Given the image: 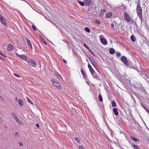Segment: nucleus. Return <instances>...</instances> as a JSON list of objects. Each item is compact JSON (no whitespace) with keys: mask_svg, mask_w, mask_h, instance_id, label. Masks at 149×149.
Returning <instances> with one entry per match:
<instances>
[{"mask_svg":"<svg viewBox=\"0 0 149 149\" xmlns=\"http://www.w3.org/2000/svg\"><path fill=\"white\" fill-rule=\"evenodd\" d=\"M78 2L82 6H83L84 5V3L82 1H78Z\"/></svg>","mask_w":149,"mask_h":149,"instance_id":"obj_24","label":"nucleus"},{"mask_svg":"<svg viewBox=\"0 0 149 149\" xmlns=\"http://www.w3.org/2000/svg\"><path fill=\"white\" fill-rule=\"evenodd\" d=\"M36 126L38 127H39V124H38V123L36 124Z\"/></svg>","mask_w":149,"mask_h":149,"instance_id":"obj_42","label":"nucleus"},{"mask_svg":"<svg viewBox=\"0 0 149 149\" xmlns=\"http://www.w3.org/2000/svg\"><path fill=\"white\" fill-rule=\"evenodd\" d=\"M11 115L15 119V118L16 117H17L16 113L14 112L11 113Z\"/></svg>","mask_w":149,"mask_h":149,"instance_id":"obj_20","label":"nucleus"},{"mask_svg":"<svg viewBox=\"0 0 149 149\" xmlns=\"http://www.w3.org/2000/svg\"><path fill=\"white\" fill-rule=\"evenodd\" d=\"M102 12H106V10L105 9H103L102 10Z\"/></svg>","mask_w":149,"mask_h":149,"instance_id":"obj_46","label":"nucleus"},{"mask_svg":"<svg viewBox=\"0 0 149 149\" xmlns=\"http://www.w3.org/2000/svg\"><path fill=\"white\" fill-rule=\"evenodd\" d=\"M15 101H17V98L16 99Z\"/></svg>","mask_w":149,"mask_h":149,"instance_id":"obj_51","label":"nucleus"},{"mask_svg":"<svg viewBox=\"0 0 149 149\" xmlns=\"http://www.w3.org/2000/svg\"><path fill=\"white\" fill-rule=\"evenodd\" d=\"M42 42L44 43L45 45H47V43L46 41H45L44 39H42Z\"/></svg>","mask_w":149,"mask_h":149,"instance_id":"obj_32","label":"nucleus"},{"mask_svg":"<svg viewBox=\"0 0 149 149\" xmlns=\"http://www.w3.org/2000/svg\"><path fill=\"white\" fill-rule=\"evenodd\" d=\"M91 73L94 78L97 79H98V76L95 72L94 71L93 72Z\"/></svg>","mask_w":149,"mask_h":149,"instance_id":"obj_12","label":"nucleus"},{"mask_svg":"<svg viewBox=\"0 0 149 149\" xmlns=\"http://www.w3.org/2000/svg\"><path fill=\"white\" fill-rule=\"evenodd\" d=\"M111 26L112 28L114 26V24H111Z\"/></svg>","mask_w":149,"mask_h":149,"instance_id":"obj_43","label":"nucleus"},{"mask_svg":"<svg viewBox=\"0 0 149 149\" xmlns=\"http://www.w3.org/2000/svg\"><path fill=\"white\" fill-rule=\"evenodd\" d=\"M23 102L22 100L21 99H20L18 101V103L19 105L21 106L22 107L23 106Z\"/></svg>","mask_w":149,"mask_h":149,"instance_id":"obj_18","label":"nucleus"},{"mask_svg":"<svg viewBox=\"0 0 149 149\" xmlns=\"http://www.w3.org/2000/svg\"><path fill=\"white\" fill-rule=\"evenodd\" d=\"M19 145L20 146H22L23 145V144L22 142H19Z\"/></svg>","mask_w":149,"mask_h":149,"instance_id":"obj_36","label":"nucleus"},{"mask_svg":"<svg viewBox=\"0 0 149 149\" xmlns=\"http://www.w3.org/2000/svg\"><path fill=\"white\" fill-rule=\"evenodd\" d=\"M14 49L13 46L11 44H10V51L13 50Z\"/></svg>","mask_w":149,"mask_h":149,"instance_id":"obj_30","label":"nucleus"},{"mask_svg":"<svg viewBox=\"0 0 149 149\" xmlns=\"http://www.w3.org/2000/svg\"><path fill=\"white\" fill-rule=\"evenodd\" d=\"M0 20L2 24L4 26H6L7 25L4 19L3 18L2 16L0 14Z\"/></svg>","mask_w":149,"mask_h":149,"instance_id":"obj_6","label":"nucleus"},{"mask_svg":"<svg viewBox=\"0 0 149 149\" xmlns=\"http://www.w3.org/2000/svg\"><path fill=\"white\" fill-rule=\"evenodd\" d=\"M84 45L87 49H88V47L87 46V45H86V44H84Z\"/></svg>","mask_w":149,"mask_h":149,"instance_id":"obj_40","label":"nucleus"},{"mask_svg":"<svg viewBox=\"0 0 149 149\" xmlns=\"http://www.w3.org/2000/svg\"><path fill=\"white\" fill-rule=\"evenodd\" d=\"M88 67L89 68V69L90 70L91 72V73L93 72L94 71V70H93V69L92 68V67L91 66V65H90L88 64Z\"/></svg>","mask_w":149,"mask_h":149,"instance_id":"obj_17","label":"nucleus"},{"mask_svg":"<svg viewBox=\"0 0 149 149\" xmlns=\"http://www.w3.org/2000/svg\"><path fill=\"white\" fill-rule=\"evenodd\" d=\"M141 104L142 105V107L145 109V110L147 111H148V109L143 105V104Z\"/></svg>","mask_w":149,"mask_h":149,"instance_id":"obj_28","label":"nucleus"},{"mask_svg":"<svg viewBox=\"0 0 149 149\" xmlns=\"http://www.w3.org/2000/svg\"><path fill=\"white\" fill-rule=\"evenodd\" d=\"M130 138L132 139L134 141H139V140L135 138L133 136H131Z\"/></svg>","mask_w":149,"mask_h":149,"instance_id":"obj_22","label":"nucleus"},{"mask_svg":"<svg viewBox=\"0 0 149 149\" xmlns=\"http://www.w3.org/2000/svg\"><path fill=\"white\" fill-rule=\"evenodd\" d=\"M19 135V134L18 132H16L15 134V137H18Z\"/></svg>","mask_w":149,"mask_h":149,"instance_id":"obj_35","label":"nucleus"},{"mask_svg":"<svg viewBox=\"0 0 149 149\" xmlns=\"http://www.w3.org/2000/svg\"><path fill=\"white\" fill-rule=\"evenodd\" d=\"M96 70H97V71H98V70H97V68H96Z\"/></svg>","mask_w":149,"mask_h":149,"instance_id":"obj_55","label":"nucleus"},{"mask_svg":"<svg viewBox=\"0 0 149 149\" xmlns=\"http://www.w3.org/2000/svg\"><path fill=\"white\" fill-rule=\"evenodd\" d=\"M84 3L86 6H88L91 3V2L90 0H84Z\"/></svg>","mask_w":149,"mask_h":149,"instance_id":"obj_11","label":"nucleus"},{"mask_svg":"<svg viewBox=\"0 0 149 149\" xmlns=\"http://www.w3.org/2000/svg\"><path fill=\"white\" fill-rule=\"evenodd\" d=\"M136 10L138 15L142 20V9L140 5V1H139L137 3Z\"/></svg>","mask_w":149,"mask_h":149,"instance_id":"obj_1","label":"nucleus"},{"mask_svg":"<svg viewBox=\"0 0 149 149\" xmlns=\"http://www.w3.org/2000/svg\"><path fill=\"white\" fill-rule=\"evenodd\" d=\"M113 111L115 115L117 116L118 115V112L116 108H114L113 109Z\"/></svg>","mask_w":149,"mask_h":149,"instance_id":"obj_14","label":"nucleus"},{"mask_svg":"<svg viewBox=\"0 0 149 149\" xmlns=\"http://www.w3.org/2000/svg\"><path fill=\"white\" fill-rule=\"evenodd\" d=\"M14 74L15 76H16L17 77H20V76H19V75L17 74H15V73H14Z\"/></svg>","mask_w":149,"mask_h":149,"instance_id":"obj_39","label":"nucleus"},{"mask_svg":"<svg viewBox=\"0 0 149 149\" xmlns=\"http://www.w3.org/2000/svg\"><path fill=\"white\" fill-rule=\"evenodd\" d=\"M100 40L101 43L103 45H107V42L106 39L103 38L102 35H100L99 36Z\"/></svg>","mask_w":149,"mask_h":149,"instance_id":"obj_5","label":"nucleus"},{"mask_svg":"<svg viewBox=\"0 0 149 149\" xmlns=\"http://www.w3.org/2000/svg\"><path fill=\"white\" fill-rule=\"evenodd\" d=\"M96 70H97V71H98V70H97V68H96Z\"/></svg>","mask_w":149,"mask_h":149,"instance_id":"obj_54","label":"nucleus"},{"mask_svg":"<svg viewBox=\"0 0 149 149\" xmlns=\"http://www.w3.org/2000/svg\"><path fill=\"white\" fill-rule=\"evenodd\" d=\"M116 56H117L119 57L120 56V54L119 52H116Z\"/></svg>","mask_w":149,"mask_h":149,"instance_id":"obj_37","label":"nucleus"},{"mask_svg":"<svg viewBox=\"0 0 149 149\" xmlns=\"http://www.w3.org/2000/svg\"><path fill=\"white\" fill-rule=\"evenodd\" d=\"M52 83L53 85L57 87L58 89H61V87L60 84L55 80L52 79L51 80Z\"/></svg>","mask_w":149,"mask_h":149,"instance_id":"obj_3","label":"nucleus"},{"mask_svg":"<svg viewBox=\"0 0 149 149\" xmlns=\"http://www.w3.org/2000/svg\"><path fill=\"white\" fill-rule=\"evenodd\" d=\"M81 72L82 74L83 75L84 77H85V74L84 70L83 69H81Z\"/></svg>","mask_w":149,"mask_h":149,"instance_id":"obj_23","label":"nucleus"},{"mask_svg":"<svg viewBox=\"0 0 149 149\" xmlns=\"http://www.w3.org/2000/svg\"><path fill=\"white\" fill-rule=\"evenodd\" d=\"M96 70H97V71H98V70H97V68H96Z\"/></svg>","mask_w":149,"mask_h":149,"instance_id":"obj_56","label":"nucleus"},{"mask_svg":"<svg viewBox=\"0 0 149 149\" xmlns=\"http://www.w3.org/2000/svg\"><path fill=\"white\" fill-rule=\"evenodd\" d=\"M26 39L27 43L28 45L31 47V49H32V45L30 40L27 39L26 38Z\"/></svg>","mask_w":149,"mask_h":149,"instance_id":"obj_15","label":"nucleus"},{"mask_svg":"<svg viewBox=\"0 0 149 149\" xmlns=\"http://www.w3.org/2000/svg\"><path fill=\"white\" fill-rule=\"evenodd\" d=\"M63 41L65 42L66 43H67V42H66L65 41L63 40Z\"/></svg>","mask_w":149,"mask_h":149,"instance_id":"obj_49","label":"nucleus"},{"mask_svg":"<svg viewBox=\"0 0 149 149\" xmlns=\"http://www.w3.org/2000/svg\"><path fill=\"white\" fill-rule=\"evenodd\" d=\"M113 15V13L112 12H109L107 13L106 15V17L107 18L111 17Z\"/></svg>","mask_w":149,"mask_h":149,"instance_id":"obj_16","label":"nucleus"},{"mask_svg":"<svg viewBox=\"0 0 149 149\" xmlns=\"http://www.w3.org/2000/svg\"><path fill=\"white\" fill-rule=\"evenodd\" d=\"M0 59H3V58L1 57H0Z\"/></svg>","mask_w":149,"mask_h":149,"instance_id":"obj_48","label":"nucleus"},{"mask_svg":"<svg viewBox=\"0 0 149 149\" xmlns=\"http://www.w3.org/2000/svg\"><path fill=\"white\" fill-rule=\"evenodd\" d=\"M16 55L21 59L26 61L27 59V57L24 55H20L17 53L16 54Z\"/></svg>","mask_w":149,"mask_h":149,"instance_id":"obj_7","label":"nucleus"},{"mask_svg":"<svg viewBox=\"0 0 149 149\" xmlns=\"http://www.w3.org/2000/svg\"><path fill=\"white\" fill-rule=\"evenodd\" d=\"M15 120L17 123L19 124H20L21 125H24V123L22 120H21L17 117H16Z\"/></svg>","mask_w":149,"mask_h":149,"instance_id":"obj_10","label":"nucleus"},{"mask_svg":"<svg viewBox=\"0 0 149 149\" xmlns=\"http://www.w3.org/2000/svg\"><path fill=\"white\" fill-rule=\"evenodd\" d=\"M54 74L55 75H56L58 77V78L60 79L61 78V76L57 72L54 71Z\"/></svg>","mask_w":149,"mask_h":149,"instance_id":"obj_13","label":"nucleus"},{"mask_svg":"<svg viewBox=\"0 0 149 149\" xmlns=\"http://www.w3.org/2000/svg\"><path fill=\"white\" fill-rule=\"evenodd\" d=\"M131 39L133 42H135L136 40V38L133 35H132L131 36Z\"/></svg>","mask_w":149,"mask_h":149,"instance_id":"obj_21","label":"nucleus"},{"mask_svg":"<svg viewBox=\"0 0 149 149\" xmlns=\"http://www.w3.org/2000/svg\"><path fill=\"white\" fill-rule=\"evenodd\" d=\"M141 76L145 79H149V74L145 72H141L139 73Z\"/></svg>","mask_w":149,"mask_h":149,"instance_id":"obj_2","label":"nucleus"},{"mask_svg":"<svg viewBox=\"0 0 149 149\" xmlns=\"http://www.w3.org/2000/svg\"><path fill=\"white\" fill-rule=\"evenodd\" d=\"M79 149H82V147L81 146H79Z\"/></svg>","mask_w":149,"mask_h":149,"instance_id":"obj_41","label":"nucleus"},{"mask_svg":"<svg viewBox=\"0 0 149 149\" xmlns=\"http://www.w3.org/2000/svg\"><path fill=\"white\" fill-rule=\"evenodd\" d=\"M133 146L134 148L136 149H137L138 148V146L134 144L133 145Z\"/></svg>","mask_w":149,"mask_h":149,"instance_id":"obj_33","label":"nucleus"},{"mask_svg":"<svg viewBox=\"0 0 149 149\" xmlns=\"http://www.w3.org/2000/svg\"><path fill=\"white\" fill-rule=\"evenodd\" d=\"M63 61H64V62L65 63H66V62H67V61H65L64 59H63Z\"/></svg>","mask_w":149,"mask_h":149,"instance_id":"obj_44","label":"nucleus"},{"mask_svg":"<svg viewBox=\"0 0 149 149\" xmlns=\"http://www.w3.org/2000/svg\"><path fill=\"white\" fill-rule=\"evenodd\" d=\"M96 70H97V71H98V70H97V68H96Z\"/></svg>","mask_w":149,"mask_h":149,"instance_id":"obj_53","label":"nucleus"},{"mask_svg":"<svg viewBox=\"0 0 149 149\" xmlns=\"http://www.w3.org/2000/svg\"><path fill=\"white\" fill-rule=\"evenodd\" d=\"M91 53H92L93 54V53H92V52H91Z\"/></svg>","mask_w":149,"mask_h":149,"instance_id":"obj_57","label":"nucleus"},{"mask_svg":"<svg viewBox=\"0 0 149 149\" xmlns=\"http://www.w3.org/2000/svg\"><path fill=\"white\" fill-rule=\"evenodd\" d=\"M92 64H93V65L95 67V65L94 64H93V63Z\"/></svg>","mask_w":149,"mask_h":149,"instance_id":"obj_50","label":"nucleus"},{"mask_svg":"<svg viewBox=\"0 0 149 149\" xmlns=\"http://www.w3.org/2000/svg\"><path fill=\"white\" fill-rule=\"evenodd\" d=\"M9 45H8V48H7V49L9 50Z\"/></svg>","mask_w":149,"mask_h":149,"instance_id":"obj_47","label":"nucleus"},{"mask_svg":"<svg viewBox=\"0 0 149 149\" xmlns=\"http://www.w3.org/2000/svg\"><path fill=\"white\" fill-rule=\"evenodd\" d=\"M96 22L98 24H100V22L99 20H96Z\"/></svg>","mask_w":149,"mask_h":149,"instance_id":"obj_38","label":"nucleus"},{"mask_svg":"<svg viewBox=\"0 0 149 149\" xmlns=\"http://www.w3.org/2000/svg\"><path fill=\"white\" fill-rule=\"evenodd\" d=\"M32 27L33 30H36V27L33 24V25H32Z\"/></svg>","mask_w":149,"mask_h":149,"instance_id":"obj_34","label":"nucleus"},{"mask_svg":"<svg viewBox=\"0 0 149 149\" xmlns=\"http://www.w3.org/2000/svg\"><path fill=\"white\" fill-rule=\"evenodd\" d=\"M98 71V72L100 74V72H99V71Z\"/></svg>","mask_w":149,"mask_h":149,"instance_id":"obj_52","label":"nucleus"},{"mask_svg":"<svg viewBox=\"0 0 149 149\" xmlns=\"http://www.w3.org/2000/svg\"><path fill=\"white\" fill-rule=\"evenodd\" d=\"M85 30L88 33H89L90 32V30L89 28L88 27H86L85 29Z\"/></svg>","mask_w":149,"mask_h":149,"instance_id":"obj_26","label":"nucleus"},{"mask_svg":"<svg viewBox=\"0 0 149 149\" xmlns=\"http://www.w3.org/2000/svg\"><path fill=\"white\" fill-rule=\"evenodd\" d=\"M111 149H113V148H111Z\"/></svg>","mask_w":149,"mask_h":149,"instance_id":"obj_58","label":"nucleus"},{"mask_svg":"<svg viewBox=\"0 0 149 149\" xmlns=\"http://www.w3.org/2000/svg\"><path fill=\"white\" fill-rule=\"evenodd\" d=\"M26 62L32 67H35L36 65V61L34 60L28 61Z\"/></svg>","mask_w":149,"mask_h":149,"instance_id":"obj_4","label":"nucleus"},{"mask_svg":"<svg viewBox=\"0 0 149 149\" xmlns=\"http://www.w3.org/2000/svg\"><path fill=\"white\" fill-rule=\"evenodd\" d=\"M115 52V50L113 48L110 49H109V52L111 54H114Z\"/></svg>","mask_w":149,"mask_h":149,"instance_id":"obj_19","label":"nucleus"},{"mask_svg":"<svg viewBox=\"0 0 149 149\" xmlns=\"http://www.w3.org/2000/svg\"><path fill=\"white\" fill-rule=\"evenodd\" d=\"M0 54L1 55H2V56H4V57H6V56H5V55H4V54H2L0 52Z\"/></svg>","mask_w":149,"mask_h":149,"instance_id":"obj_45","label":"nucleus"},{"mask_svg":"<svg viewBox=\"0 0 149 149\" xmlns=\"http://www.w3.org/2000/svg\"><path fill=\"white\" fill-rule=\"evenodd\" d=\"M121 60L125 64H127L128 63L127 60V58L125 56H123L121 58Z\"/></svg>","mask_w":149,"mask_h":149,"instance_id":"obj_9","label":"nucleus"},{"mask_svg":"<svg viewBox=\"0 0 149 149\" xmlns=\"http://www.w3.org/2000/svg\"><path fill=\"white\" fill-rule=\"evenodd\" d=\"M112 106L113 107H115L116 106V104L114 101H113L112 102Z\"/></svg>","mask_w":149,"mask_h":149,"instance_id":"obj_29","label":"nucleus"},{"mask_svg":"<svg viewBox=\"0 0 149 149\" xmlns=\"http://www.w3.org/2000/svg\"><path fill=\"white\" fill-rule=\"evenodd\" d=\"M75 140L77 142V143H79L80 142V140L77 137H75L74 138Z\"/></svg>","mask_w":149,"mask_h":149,"instance_id":"obj_31","label":"nucleus"},{"mask_svg":"<svg viewBox=\"0 0 149 149\" xmlns=\"http://www.w3.org/2000/svg\"><path fill=\"white\" fill-rule=\"evenodd\" d=\"M99 101L100 102H102V97L101 95L100 94L99 95Z\"/></svg>","mask_w":149,"mask_h":149,"instance_id":"obj_27","label":"nucleus"},{"mask_svg":"<svg viewBox=\"0 0 149 149\" xmlns=\"http://www.w3.org/2000/svg\"><path fill=\"white\" fill-rule=\"evenodd\" d=\"M28 101L31 104H33V102L28 97H26Z\"/></svg>","mask_w":149,"mask_h":149,"instance_id":"obj_25","label":"nucleus"},{"mask_svg":"<svg viewBox=\"0 0 149 149\" xmlns=\"http://www.w3.org/2000/svg\"><path fill=\"white\" fill-rule=\"evenodd\" d=\"M124 17L125 19L128 21L130 22L131 20V19L130 17V16L126 12L124 13Z\"/></svg>","mask_w":149,"mask_h":149,"instance_id":"obj_8","label":"nucleus"}]
</instances>
